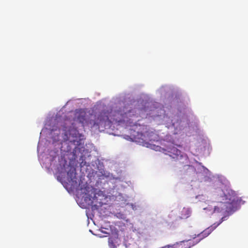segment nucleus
<instances>
[{"mask_svg": "<svg viewBox=\"0 0 248 248\" xmlns=\"http://www.w3.org/2000/svg\"><path fill=\"white\" fill-rule=\"evenodd\" d=\"M191 210L190 208L184 207L180 211L179 217L181 219H186L191 215Z\"/></svg>", "mask_w": 248, "mask_h": 248, "instance_id": "obj_7", "label": "nucleus"}, {"mask_svg": "<svg viewBox=\"0 0 248 248\" xmlns=\"http://www.w3.org/2000/svg\"><path fill=\"white\" fill-rule=\"evenodd\" d=\"M119 239L117 235L112 236L108 238V243L110 248H116L119 244Z\"/></svg>", "mask_w": 248, "mask_h": 248, "instance_id": "obj_6", "label": "nucleus"}, {"mask_svg": "<svg viewBox=\"0 0 248 248\" xmlns=\"http://www.w3.org/2000/svg\"><path fill=\"white\" fill-rule=\"evenodd\" d=\"M161 248H167V246H165L164 247H162Z\"/></svg>", "mask_w": 248, "mask_h": 248, "instance_id": "obj_14", "label": "nucleus"}, {"mask_svg": "<svg viewBox=\"0 0 248 248\" xmlns=\"http://www.w3.org/2000/svg\"><path fill=\"white\" fill-rule=\"evenodd\" d=\"M219 210V208L216 206L215 207V210Z\"/></svg>", "mask_w": 248, "mask_h": 248, "instance_id": "obj_13", "label": "nucleus"}, {"mask_svg": "<svg viewBox=\"0 0 248 248\" xmlns=\"http://www.w3.org/2000/svg\"><path fill=\"white\" fill-rule=\"evenodd\" d=\"M75 118H77V120L81 123H83L84 121H85L84 115H79L78 112H76Z\"/></svg>", "mask_w": 248, "mask_h": 248, "instance_id": "obj_11", "label": "nucleus"}, {"mask_svg": "<svg viewBox=\"0 0 248 248\" xmlns=\"http://www.w3.org/2000/svg\"><path fill=\"white\" fill-rule=\"evenodd\" d=\"M97 189L95 188H92L90 191H88V193H86L88 196L89 200L91 201V203L94 204V206H98V203H97Z\"/></svg>", "mask_w": 248, "mask_h": 248, "instance_id": "obj_5", "label": "nucleus"}, {"mask_svg": "<svg viewBox=\"0 0 248 248\" xmlns=\"http://www.w3.org/2000/svg\"><path fill=\"white\" fill-rule=\"evenodd\" d=\"M97 203H98V206H101L102 204V201L104 199V194L102 191L97 189Z\"/></svg>", "mask_w": 248, "mask_h": 248, "instance_id": "obj_9", "label": "nucleus"}, {"mask_svg": "<svg viewBox=\"0 0 248 248\" xmlns=\"http://www.w3.org/2000/svg\"><path fill=\"white\" fill-rule=\"evenodd\" d=\"M67 177H68V180L70 182L75 181V179H76V170L74 168H71L70 170L67 172Z\"/></svg>", "mask_w": 248, "mask_h": 248, "instance_id": "obj_8", "label": "nucleus"}, {"mask_svg": "<svg viewBox=\"0 0 248 248\" xmlns=\"http://www.w3.org/2000/svg\"><path fill=\"white\" fill-rule=\"evenodd\" d=\"M98 119H99V122L96 123L97 125L101 124L103 122H106L108 120V116L107 115H103L101 113L98 117Z\"/></svg>", "mask_w": 248, "mask_h": 248, "instance_id": "obj_10", "label": "nucleus"}, {"mask_svg": "<svg viewBox=\"0 0 248 248\" xmlns=\"http://www.w3.org/2000/svg\"><path fill=\"white\" fill-rule=\"evenodd\" d=\"M220 222L217 224L214 223L209 227L206 228L203 230L202 232L197 234H194L192 236V239H194L196 237H198L199 239L196 240L195 241L189 242L191 239L187 240H184L176 243V248H190L191 247L194 246L198 243H199L203 238L208 236L214 230L220 223Z\"/></svg>", "mask_w": 248, "mask_h": 248, "instance_id": "obj_1", "label": "nucleus"}, {"mask_svg": "<svg viewBox=\"0 0 248 248\" xmlns=\"http://www.w3.org/2000/svg\"><path fill=\"white\" fill-rule=\"evenodd\" d=\"M225 202H223L224 210L227 212H231L236 208L240 202V199L233 191H229L224 194Z\"/></svg>", "mask_w": 248, "mask_h": 248, "instance_id": "obj_2", "label": "nucleus"}, {"mask_svg": "<svg viewBox=\"0 0 248 248\" xmlns=\"http://www.w3.org/2000/svg\"><path fill=\"white\" fill-rule=\"evenodd\" d=\"M168 152L170 153V156L176 160H179L183 157L181 152L174 146L169 148Z\"/></svg>", "mask_w": 248, "mask_h": 248, "instance_id": "obj_4", "label": "nucleus"}, {"mask_svg": "<svg viewBox=\"0 0 248 248\" xmlns=\"http://www.w3.org/2000/svg\"><path fill=\"white\" fill-rule=\"evenodd\" d=\"M65 136L66 138H64V139L68 141L71 144L74 145L75 149H76L81 144L82 135L79 134L76 128H70L67 132H65Z\"/></svg>", "mask_w": 248, "mask_h": 248, "instance_id": "obj_3", "label": "nucleus"}, {"mask_svg": "<svg viewBox=\"0 0 248 248\" xmlns=\"http://www.w3.org/2000/svg\"><path fill=\"white\" fill-rule=\"evenodd\" d=\"M167 248H176V244L173 245H166Z\"/></svg>", "mask_w": 248, "mask_h": 248, "instance_id": "obj_12", "label": "nucleus"}]
</instances>
